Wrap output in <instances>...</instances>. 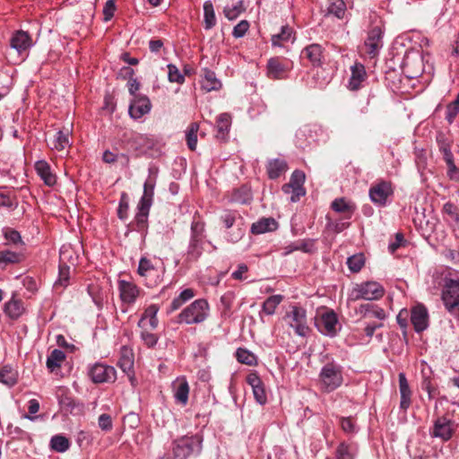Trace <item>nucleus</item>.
I'll list each match as a JSON object with an SVG mask.
<instances>
[{
	"label": "nucleus",
	"instance_id": "obj_1",
	"mask_svg": "<svg viewBox=\"0 0 459 459\" xmlns=\"http://www.w3.org/2000/svg\"><path fill=\"white\" fill-rule=\"evenodd\" d=\"M202 438L198 435L185 436L172 442L171 452L160 459H187L192 455H198L202 451Z\"/></svg>",
	"mask_w": 459,
	"mask_h": 459
},
{
	"label": "nucleus",
	"instance_id": "obj_2",
	"mask_svg": "<svg viewBox=\"0 0 459 459\" xmlns=\"http://www.w3.org/2000/svg\"><path fill=\"white\" fill-rule=\"evenodd\" d=\"M209 315V304L204 299H195L186 307L176 317L178 324L197 325L203 323Z\"/></svg>",
	"mask_w": 459,
	"mask_h": 459
},
{
	"label": "nucleus",
	"instance_id": "obj_3",
	"mask_svg": "<svg viewBox=\"0 0 459 459\" xmlns=\"http://www.w3.org/2000/svg\"><path fill=\"white\" fill-rule=\"evenodd\" d=\"M204 224L198 221H194L191 224V238L186 253V260L196 261L203 253V243Z\"/></svg>",
	"mask_w": 459,
	"mask_h": 459
},
{
	"label": "nucleus",
	"instance_id": "obj_4",
	"mask_svg": "<svg viewBox=\"0 0 459 459\" xmlns=\"http://www.w3.org/2000/svg\"><path fill=\"white\" fill-rule=\"evenodd\" d=\"M319 377L322 388L327 393L333 392L342 383L341 367L333 363H327L322 368Z\"/></svg>",
	"mask_w": 459,
	"mask_h": 459
},
{
	"label": "nucleus",
	"instance_id": "obj_5",
	"mask_svg": "<svg viewBox=\"0 0 459 459\" xmlns=\"http://www.w3.org/2000/svg\"><path fill=\"white\" fill-rule=\"evenodd\" d=\"M446 308L453 315L459 316V280L448 279L442 291Z\"/></svg>",
	"mask_w": 459,
	"mask_h": 459
},
{
	"label": "nucleus",
	"instance_id": "obj_6",
	"mask_svg": "<svg viewBox=\"0 0 459 459\" xmlns=\"http://www.w3.org/2000/svg\"><path fill=\"white\" fill-rule=\"evenodd\" d=\"M242 217L236 211H225L221 215V221L226 229H230L234 225L237 226L235 230L228 233V241L231 243L238 242L245 234V230L242 229L243 223Z\"/></svg>",
	"mask_w": 459,
	"mask_h": 459
},
{
	"label": "nucleus",
	"instance_id": "obj_7",
	"mask_svg": "<svg viewBox=\"0 0 459 459\" xmlns=\"http://www.w3.org/2000/svg\"><path fill=\"white\" fill-rule=\"evenodd\" d=\"M456 427L457 424L446 413L436 419L430 435L433 437L440 438L442 441H448L456 430Z\"/></svg>",
	"mask_w": 459,
	"mask_h": 459
},
{
	"label": "nucleus",
	"instance_id": "obj_8",
	"mask_svg": "<svg viewBox=\"0 0 459 459\" xmlns=\"http://www.w3.org/2000/svg\"><path fill=\"white\" fill-rule=\"evenodd\" d=\"M305 178V173L296 169L292 172L289 183L282 186L281 189L285 194H291L290 201L292 203L298 202L301 196L306 195V190L303 186Z\"/></svg>",
	"mask_w": 459,
	"mask_h": 459
},
{
	"label": "nucleus",
	"instance_id": "obj_9",
	"mask_svg": "<svg viewBox=\"0 0 459 459\" xmlns=\"http://www.w3.org/2000/svg\"><path fill=\"white\" fill-rule=\"evenodd\" d=\"M288 324L294 329L299 336H306L309 331L307 323L306 310L301 307H292L290 311L286 314Z\"/></svg>",
	"mask_w": 459,
	"mask_h": 459
},
{
	"label": "nucleus",
	"instance_id": "obj_10",
	"mask_svg": "<svg viewBox=\"0 0 459 459\" xmlns=\"http://www.w3.org/2000/svg\"><path fill=\"white\" fill-rule=\"evenodd\" d=\"M392 195V185L390 182L385 180L377 182L369 189V198L371 202L379 206H385L388 197Z\"/></svg>",
	"mask_w": 459,
	"mask_h": 459
},
{
	"label": "nucleus",
	"instance_id": "obj_11",
	"mask_svg": "<svg viewBox=\"0 0 459 459\" xmlns=\"http://www.w3.org/2000/svg\"><path fill=\"white\" fill-rule=\"evenodd\" d=\"M90 377L94 383H111L117 378L116 369L102 363L94 364L90 369Z\"/></svg>",
	"mask_w": 459,
	"mask_h": 459
},
{
	"label": "nucleus",
	"instance_id": "obj_12",
	"mask_svg": "<svg viewBox=\"0 0 459 459\" xmlns=\"http://www.w3.org/2000/svg\"><path fill=\"white\" fill-rule=\"evenodd\" d=\"M354 291L356 292L355 299H363L367 300L378 299L385 293L384 288L376 281L360 284Z\"/></svg>",
	"mask_w": 459,
	"mask_h": 459
},
{
	"label": "nucleus",
	"instance_id": "obj_13",
	"mask_svg": "<svg viewBox=\"0 0 459 459\" xmlns=\"http://www.w3.org/2000/svg\"><path fill=\"white\" fill-rule=\"evenodd\" d=\"M383 31L379 26L373 27L368 33L365 40L366 53L370 57H375L378 55L379 50L383 47Z\"/></svg>",
	"mask_w": 459,
	"mask_h": 459
},
{
	"label": "nucleus",
	"instance_id": "obj_14",
	"mask_svg": "<svg viewBox=\"0 0 459 459\" xmlns=\"http://www.w3.org/2000/svg\"><path fill=\"white\" fill-rule=\"evenodd\" d=\"M152 104L146 96H134L130 102L128 112L132 118L139 119L151 111Z\"/></svg>",
	"mask_w": 459,
	"mask_h": 459
},
{
	"label": "nucleus",
	"instance_id": "obj_15",
	"mask_svg": "<svg viewBox=\"0 0 459 459\" xmlns=\"http://www.w3.org/2000/svg\"><path fill=\"white\" fill-rule=\"evenodd\" d=\"M338 319L333 311L324 313L316 323L317 329L325 335L334 336L337 333Z\"/></svg>",
	"mask_w": 459,
	"mask_h": 459
},
{
	"label": "nucleus",
	"instance_id": "obj_16",
	"mask_svg": "<svg viewBox=\"0 0 459 459\" xmlns=\"http://www.w3.org/2000/svg\"><path fill=\"white\" fill-rule=\"evenodd\" d=\"M411 322L417 333L427 329L429 325V313L425 306L420 304L411 308Z\"/></svg>",
	"mask_w": 459,
	"mask_h": 459
},
{
	"label": "nucleus",
	"instance_id": "obj_17",
	"mask_svg": "<svg viewBox=\"0 0 459 459\" xmlns=\"http://www.w3.org/2000/svg\"><path fill=\"white\" fill-rule=\"evenodd\" d=\"M118 289L120 291V298L125 303H134L139 295L138 287L131 281H126L124 280L119 281Z\"/></svg>",
	"mask_w": 459,
	"mask_h": 459
},
{
	"label": "nucleus",
	"instance_id": "obj_18",
	"mask_svg": "<svg viewBox=\"0 0 459 459\" xmlns=\"http://www.w3.org/2000/svg\"><path fill=\"white\" fill-rule=\"evenodd\" d=\"M300 56L307 59L313 66H319L323 60V48L319 44H311L302 50Z\"/></svg>",
	"mask_w": 459,
	"mask_h": 459
},
{
	"label": "nucleus",
	"instance_id": "obj_19",
	"mask_svg": "<svg viewBox=\"0 0 459 459\" xmlns=\"http://www.w3.org/2000/svg\"><path fill=\"white\" fill-rule=\"evenodd\" d=\"M12 48L15 49L19 54L26 51L31 47L32 42L30 35L23 30L16 31L10 40Z\"/></svg>",
	"mask_w": 459,
	"mask_h": 459
},
{
	"label": "nucleus",
	"instance_id": "obj_20",
	"mask_svg": "<svg viewBox=\"0 0 459 459\" xmlns=\"http://www.w3.org/2000/svg\"><path fill=\"white\" fill-rule=\"evenodd\" d=\"M288 67L280 60L279 57H272L267 62V75L273 80L284 78Z\"/></svg>",
	"mask_w": 459,
	"mask_h": 459
},
{
	"label": "nucleus",
	"instance_id": "obj_21",
	"mask_svg": "<svg viewBox=\"0 0 459 459\" xmlns=\"http://www.w3.org/2000/svg\"><path fill=\"white\" fill-rule=\"evenodd\" d=\"M351 77L349 80V89L357 91L360 88L362 82L366 79L367 74L365 67L360 63H356L351 67Z\"/></svg>",
	"mask_w": 459,
	"mask_h": 459
},
{
	"label": "nucleus",
	"instance_id": "obj_22",
	"mask_svg": "<svg viewBox=\"0 0 459 459\" xmlns=\"http://www.w3.org/2000/svg\"><path fill=\"white\" fill-rule=\"evenodd\" d=\"M399 390L401 394L400 408L406 411L411 403V391L405 374L399 373Z\"/></svg>",
	"mask_w": 459,
	"mask_h": 459
},
{
	"label": "nucleus",
	"instance_id": "obj_23",
	"mask_svg": "<svg viewBox=\"0 0 459 459\" xmlns=\"http://www.w3.org/2000/svg\"><path fill=\"white\" fill-rule=\"evenodd\" d=\"M174 398L176 402L183 406L188 402L189 385L185 378L178 379L173 384Z\"/></svg>",
	"mask_w": 459,
	"mask_h": 459
},
{
	"label": "nucleus",
	"instance_id": "obj_24",
	"mask_svg": "<svg viewBox=\"0 0 459 459\" xmlns=\"http://www.w3.org/2000/svg\"><path fill=\"white\" fill-rule=\"evenodd\" d=\"M35 169L44 183L52 186L56 182V176L51 172L49 164L45 160H39L35 163Z\"/></svg>",
	"mask_w": 459,
	"mask_h": 459
},
{
	"label": "nucleus",
	"instance_id": "obj_25",
	"mask_svg": "<svg viewBox=\"0 0 459 459\" xmlns=\"http://www.w3.org/2000/svg\"><path fill=\"white\" fill-rule=\"evenodd\" d=\"M357 313L359 314L363 317H376L380 320H383L385 318V312L383 308L379 307L378 306L370 304V303H364L361 304L359 308L357 309Z\"/></svg>",
	"mask_w": 459,
	"mask_h": 459
},
{
	"label": "nucleus",
	"instance_id": "obj_26",
	"mask_svg": "<svg viewBox=\"0 0 459 459\" xmlns=\"http://www.w3.org/2000/svg\"><path fill=\"white\" fill-rule=\"evenodd\" d=\"M266 169L269 178L276 179L288 169V164L282 159H273L268 161Z\"/></svg>",
	"mask_w": 459,
	"mask_h": 459
},
{
	"label": "nucleus",
	"instance_id": "obj_27",
	"mask_svg": "<svg viewBox=\"0 0 459 459\" xmlns=\"http://www.w3.org/2000/svg\"><path fill=\"white\" fill-rule=\"evenodd\" d=\"M150 208H151L150 205L140 204V203L138 204V206H137L138 212L135 214L134 221L133 223L134 230L142 231L145 229Z\"/></svg>",
	"mask_w": 459,
	"mask_h": 459
},
{
	"label": "nucleus",
	"instance_id": "obj_28",
	"mask_svg": "<svg viewBox=\"0 0 459 459\" xmlns=\"http://www.w3.org/2000/svg\"><path fill=\"white\" fill-rule=\"evenodd\" d=\"M277 228V222L273 218H262L251 226V232L258 235L272 231Z\"/></svg>",
	"mask_w": 459,
	"mask_h": 459
},
{
	"label": "nucleus",
	"instance_id": "obj_29",
	"mask_svg": "<svg viewBox=\"0 0 459 459\" xmlns=\"http://www.w3.org/2000/svg\"><path fill=\"white\" fill-rule=\"evenodd\" d=\"M118 367L123 372L130 375L134 367V355L130 349L126 346L121 348L120 358L117 362Z\"/></svg>",
	"mask_w": 459,
	"mask_h": 459
},
{
	"label": "nucleus",
	"instance_id": "obj_30",
	"mask_svg": "<svg viewBox=\"0 0 459 459\" xmlns=\"http://www.w3.org/2000/svg\"><path fill=\"white\" fill-rule=\"evenodd\" d=\"M201 85L205 91L209 92L219 90L221 87V82L216 78L214 72L205 69Z\"/></svg>",
	"mask_w": 459,
	"mask_h": 459
},
{
	"label": "nucleus",
	"instance_id": "obj_31",
	"mask_svg": "<svg viewBox=\"0 0 459 459\" xmlns=\"http://www.w3.org/2000/svg\"><path fill=\"white\" fill-rule=\"evenodd\" d=\"M331 207L336 212L344 213V219L346 220L351 219L355 211V206L344 198L335 199L332 203Z\"/></svg>",
	"mask_w": 459,
	"mask_h": 459
},
{
	"label": "nucleus",
	"instance_id": "obj_32",
	"mask_svg": "<svg viewBox=\"0 0 459 459\" xmlns=\"http://www.w3.org/2000/svg\"><path fill=\"white\" fill-rule=\"evenodd\" d=\"M217 134L216 137L224 140L228 134L231 124V117L227 113L221 114L217 118Z\"/></svg>",
	"mask_w": 459,
	"mask_h": 459
},
{
	"label": "nucleus",
	"instance_id": "obj_33",
	"mask_svg": "<svg viewBox=\"0 0 459 459\" xmlns=\"http://www.w3.org/2000/svg\"><path fill=\"white\" fill-rule=\"evenodd\" d=\"M159 311V308L156 305H151L149 306L143 315L142 316L138 325L143 326L145 324V321L148 319V324L152 329H155L158 326V318H157V313Z\"/></svg>",
	"mask_w": 459,
	"mask_h": 459
},
{
	"label": "nucleus",
	"instance_id": "obj_34",
	"mask_svg": "<svg viewBox=\"0 0 459 459\" xmlns=\"http://www.w3.org/2000/svg\"><path fill=\"white\" fill-rule=\"evenodd\" d=\"M156 178L150 176L143 185V194L140 199V204L152 206Z\"/></svg>",
	"mask_w": 459,
	"mask_h": 459
},
{
	"label": "nucleus",
	"instance_id": "obj_35",
	"mask_svg": "<svg viewBox=\"0 0 459 459\" xmlns=\"http://www.w3.org/2000/svg\"><path fill=\"white\" fill-rule=\"evenodd\" d=\"M195 292L192 289H186L183 291L180 292V294L173 299V300L170 303V306L168 309V312H173L175 310H178L186 302L190 300L192 298H194Z\"/></svg>",
	"mask_w": 459,
	"mask_h": 459
},
{
	"label": "nucleus",
	"instance_id": "obj_36",
	"mask_svg": "<svg viewBox=\"0 0 459 459\" xmlns=\"http://www.w3.org/2000/svg\"><path fill=\"white\" fill-rule=\"evenodd\" d=\"M65 359V354L61 350L55 349L48 356L47 368L49 371L53 372L55 369L60 368L62 362Z\"/></svg>",
	"mask_w": 459,
	"mask_h": 459
},
{
	"label": "nucleus",
	"instance_id": "obj_37",
	"mask_svg": "<svg viewBox=\"0 0 459 459\" xmlns=\"http://www.w3.org/2000/svg\"><path fill=\"white\" fill-rule=\"evenodd\" d=\"M204 18L205 30H211L216 25L215 12L211 1H205L204 4Z\"/></svg>",
	"mask_w": 459,
	"mask_h": 459
},
{
	"label": "nucleus",
	"instance_id": "obj_38",
	"mask_svg": "<svg viewBox=\"0 0 459 459\" xmlns=\"http://www.w3.org/2000/svg\"><path fill=\"white\" fill-rule=\"evenodd\" d=\"M163 272L164 270L161 268H155L143 274L142 277L144 279L145 285L149 288L158 286L162 281Z\"/></svg>",
	"mask_w": 459,
	"mask_h": 459
},
{
	"label": "nucleus",
	"instance_id": "obj_39",
	"mask_svg": "<svg viewBox=\"0 0 459 459\" xmlns=\"http://www.w3.org/2000/svg\"><path fill=\"white\" fill-rule=\"evenodd\" d=\"M0 382L7 386H13L17 382V372L10 366L0 370Z\"/></svg>",
	"mask_w": 459,
	"mask_h": 459
},
{
	"label": "nucleus",
	"instance_id": "obj_40",
	"mask_svg": "<svg viewBox=\"0 0 459 459\" xmlns=\"http://www.w3.org/2000/svg\"><path fill=\"white\" fill-rule=\"evenodd\" d=\"M5 314L12 319L19 318L23 313V307L21 301L12 299L4 305Z\"/></svg>",
	"mask_w": 459,
	"mask_h": 459
},
{
	"label": "nucleus",
	"instance_id": "obj_41",
	"mask_svg": "<svg viewBox=\"0 0 459 459\" xmlns=\"http://www.w3.org/2000/svg\"><path fill=\"white\" fill-rule=\"evenodd\" d=\"M283 300V296L277 294L270 296L265 299L262 306V311L266 315H273L275 313L276 307L280 305V303Z\"/></svg>",
	"mask_w": 459,
	"mask_h": 459
},
{
	"label": "nucleus",
	"instance_id": "obj_42",
	"mask_svg": "<svg viewBox=\"0 0 459 459\" xmlns=\"http://www.w3.org/2000/svg\"><path fill=\"white\" fill-rule=\"evenodd\" d=\"M50 144L52 148L58 151H63L65 147L69 146V129H66L65 132L58 131Z\"/></svg>",
	"mask_w": 459,
	"mask_h": 459
},
{
	"label": "nucleus",
	"instance_id": "obj_43",
	"mask_svg": "<svg viewBox=\"0 0 459 459\" xmlns=\"http://www.w3.org/2000/svg\"><path fill=\"white\" fill-rule=\"evenodd\" d=\"M290 253L294 250H300L304 253H314L316 251L315 240L314 239H303L293 243L288 247Z\"/></svg>",
	"mask_w": 459,
	"mask_h": 459
},
{
	"label": "nucleus",
	"instance_id": "obj_44",
	"mask_svg": "<svg viewBox=\"0 0 459 459\" xmlns=\"http://www.w3.org/2000/svg\"><path fill=\"white\" fill-rule=\"evenodd\" d=\"M199 125L197 123H191L186 132V139L188 148L195 151L197 145V132Z\"/></svg>",
	"mask_w": 459,
	"mask_h": 459
},
{
	"label": "nucleus",
	"instance_id": "obj_45",
	"mask_svg": "<svg viewBox=\"0 0 459 459\" xmlns=\"http://www.w3.org/2000/svg\"><path fill=\"white\" fill-rule=\"evenodd\" d=\"M327 11L328 13L342 19L346 12V4L343 0H329Z\"/></svg>",
	"mask_w": 459,
	"mask_h": 459
},
{
	"label": "nucleus",
	"instance_id": "obj_46",
	"mask_svg": "<svg viewBox=\"0 0 459 459\" xmlns=\"http://www.w3.org/2000/svg\"><path fill=\"white\" fill-rule=\"evenodd\" d=\"M70 446L68 438L62 435H56L50 440V447L56 452L64 453Z\"/></svg>",
	"mask_w": 459,
	"mask_h": 459
},
{
	"label": "nucleus",
	"instance_id": "obj_47",
	"mask_svg": "<svg viewBox=\"0 0 459 459\" xmlns=\"http://www.w3.org/2000/svg\"><path fill=\"white\" fill-rule=\"evenodd\" d=\"M293 33V30L288 25L282 26L281 32L272 36V44L273 46H281V42H285L290 39Z\"/></svg>",
	"mask_w": 459,
	"mask_h": 459
},
{
	"label": "nucleus",
	"instance_id": "obj_48",
	"mask_svg": "<svg viewBox=\"0 0 459 459\" xmlns=\"http://www.w3.org/2000/svg\"><path fill=\"white\" fill-rule=\"evenodd\" d=\"M356 449L344 442L341 443L336 449V459H354Z\"/></svg>",
	"mask_w": 459,
	"mask_h": 459
},
{
	"label": "nucleus",
	"instance_id": "obj_49",
	"mask_svg": "<svg viewBox=\"0 0 459 459\" xmlns=\"http://www.w3.org/2000/svg\"><path fill=\"white\" fill-rule=\"evenodd\" d=\"M236 358L242 364L248 366L256 364V357L246 349L238 348L236 351Z\"/></svg>",
	"mask_w": 459,
	"mask_h": 459
},
{
	"label": "nucleus",
	"instance_id": "obj_50",
	"mask_svg": "<svg viewBox=\"0 0 459 459\" xmlns=\"http://www.w3.org/2000/svg\"><path fill=\"white\" fill-rule=\"evenodd\" d=\"M245 10L243 1H238L232 6L224 7L223 13L228 20L232 21L237 19Z\"/></svg>",
	"mask_w": 459,
	"mask_h": 459
},
{
	"label": "nucleus",
	"instance_id": "obj_51",
	"mask_svg": "<svg viewBox=\"0 0 459 459\" xmlns=\"http://www.w3.org/2000/svg\"><path fill=\"white\" fill-rule=\"evenodd\" d=\"M365 264L363 254H356L347 259V265L352 273H359Z\"/></svg>",
	"mask_w": 459,
	"mask_h": 459
},
{
	"label": "nucleus",
	"instance_id": "obj_52",
	"mask_svg": "<svg viewBox=\"0 0 459 459\" xmlns=\"http://www.w3.org/2000/svg\"><path fill=\"white\" fill-rule=\"evenodd\" d=\"M21 261V255L9 250L0 251V264H16Z\"/></svg>",
	"mask_w": 459,
	"mask_h": 459
},
{
	"label": "nucleus",
	"instance_id": "obj_53",
	"mask_svg": "<svg viewBox=\"0 0 459 459\" xmlns=\"http://www.w3.org/2000/svg\"><path fill=\"white\" fill-rule=\"evenodd\" d=\"M168 77L170 82L183 83L185 76L179 72L175 65H168Z\"/></svg>",
	"mask_w": 459,
	"mask_h": 459
},
{
	"label": "nucleus",
	"instance_id": "obj_54",
	"mask_svg": "<svg viewBox=\"0 0 459 459\" xmlns=\"http://www.w3.org/2000/svg\"><path fill=\"white\" fill-rule=\"evenodd\" d=\"M128 210H129V204H128V196L127 194L122 193L119 205L117 209V216L120 220H126L128 217Z\"/></svg>",
	"mask_w": 459,
	"mask_h": 459
},
{
	"label": "nucleus",
	"instance_id": "obj_55",
	"mask_svg": "<svg viewBox=\"0 0 459 459\" xmlns=\"http://www.w3.org/2000/svg\"><path fill=\"white\" fill-rule=\"evenodd\" d=\"M443 212L450 219L459 222V208L453 203L447 202L443 206Z\"/></svg>",
	"mask_w": 459,
	"mask_h": 459
},
{
	"label": "nucleus",
	"instance_id": "obj_56",
	"mask_svg": "<svg viewBox=\"0 0 459 459\" xmlns=\"http://www.w3.org/2000/svg\"><path fill=\"white\" fill-rule=\"evenodd\" d=\"M98 425L101 430L106 432L110 431L113 429L111 416L107 413L100 414L98 419Z\"/></svg>",
	"mask_w": 459,
	"mask_h": 459
},
{
	"label": "nucleus",
	"instance_id": "obj_57",
	"mask_svg": "<svg viewBox=\"0 0 459 459\" xmlns=\"http://www.w3.org/2000/svg\"><path fill=\"white\" fill-rule=\"evenodd\" d=\"M249 28V22L246 20L239 22L234 28L232 35L236 39L242 38Z\"/></svg>",
	"mask_w": 459,
	"mask_h": 459
},
{
	"label": "nucleus",
	"instance_id": "obj_58",
	"mask_svg": "<svg viewBox=\"0 0 459 459\" xmlns=\"http://www.w3.org/2000/svg\"><path fill=\"white\" fill-rule=\"evenodd\" d=\"M234 199L237 202L245 204L251 200V193L247 187H242L234 193Z\"/></svg>",
	"mask_w": 459,
	"mask_h": 459
},
{
	"label": "nucleus",
	"instance_id": "obj_59",
	"mask_svg": "<svg viewBox=\"0 0 459 459\" xmlns=\"http://www.w3.org/2000/svg\"><path fill=\"white\" fill-rule=\"evenodd\" d=\"M156 267L152 264V261L143 257L140 259L139 265H138V273L140 276H143V274L149 273V271L154 270Z\"/></svg>",
	"mask_w": 459,
	"mask_h": 459
},
{
	"label": "nucleus",
	"instance_id": "obj_60",
	"mask_svg": "<svg viewBox=\"0 0 459 459\" xmlns=\"http://www.w3.org/2000/svg\"><path fill=\"white\" fill-rule=\"evenodd\" d=\"M116 11L115 0H108L103 7L104 21L108 22L112 19Z\"/></svg>",
	"mask_w": 459,
	"mask_h": 459
},
{
	"label": "nucleus",
	"instance_id": "obj_61",
	"mask_svg": "<svg viewBox=\"0 0 459 459\" xmlns=\"http://www.w3.org/2000/svg\"><path fill=\"white\" fill-rule=\"evenodd\" d=\"M342 429L348 434L355 433L357 431L356 426L351 417L342 418L340 420Z\"/></svg>",
	"mask_w": 459,
	"mask_h": 459
},
{
	"label": "nucleus",
	"instance_id": "obj_62",
	"mask_svg": "<svg viewBox=\"0 0 459 459\" xmlns=\"http://www.w3.org/2000/svg\"><path fill=\"white\" fill-rule=\"evenodd\" d=\"M141 338L143 341L144 344L149 348L154 347L158 342V336L154 333L143 331L141 333Z\"/></svg>",
	"mask_w": 459,
	"mask_h": 459
},
{
	"label": "nucleus",
	"instance_id": "obj_63",
	"mask_svg": "<svg viewBox=\"0 0 459 459\" xmlns=\"http://www.w3.org/2000/svg\"><path fill=\"white\" fill-rule=\"evenodd\" d=\"M69 279V267L66 265H59V277L55 285L65 286Z\"/></svg>",
	"mask_w": 459,
	"mask_h": 459
},
{
	"label": "nucleus",
	"instance_id": "obj_64",
	"mask_svg": "<svg viewBox=\"0 0 459 459\" xmlns=\"http://www.w3.org/2000/svg\"><path fill=\"white\" fill-rule=\"evenodd\" d=\"M459 113V104H455V102H451L446 108V119L449 124H452Z\"/></svg>",
	"mask_w": 459,
	"mask_h": 459
}]
</instances>
